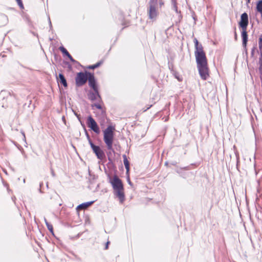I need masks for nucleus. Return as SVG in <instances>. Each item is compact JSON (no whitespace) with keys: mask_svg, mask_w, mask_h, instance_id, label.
Wrapping results in <instances>:
<instances>
[{"mask_svg":"<svg viewBox=\"0 0 262 262\" xmlns=\"http://www.w3.org/2000/svg\"><path fill=\"white\" fill-rule=\"evenodd\" d=\"M124 164L126 169L127 172H128L129 171V162L127 160L125 156H124Z\"/></svg>","mask_w":262,"mask_h":262,"instance_id":"obj_13","label":"nucleus"},{"mask_svg":"<svg viewBox=\"0 0 262 262\" xmlns=\"http://www.w3.org/2000/svg\"><path fill=\"white\" fill-rule=\"evenodd\" d=\"M156 10L155 7H151L149 10L150 17L152 18L156 15Z\"/></svg>","mask_w":262,"mask_h":262,"instance_id":"obj_12","label":"nucleus"},{"mask_svg":"<svg viewBox=\"0 0 262 262\" xmlns=\"http://www.w3.org/2000/svg\"><path fill=\"white\" fill-rule=\"evenodd\" d=\"M87 124L89 127L91 128L96 134H99L100 129L96 122L91 116L87 119Z\"/></svg>","mask_w":262,"mask_h":262,"instance_id":"obj_6","label":"nucleus"},{"mask_svg":"<svg viewBox=\"0 0 262 262\" xmlns=\"http://www.w3.org/2000/svg\"><path fill=\"white\" fill-rule=\"evenodd\" d=\"M259 47L260 50H262V37H260L259 39Z\"/></svg>","mask_w":262,"mask_h":262,"instance_id":"obj_15","label":"nucleus"},{"mask_svg":"<svg viewBox=\"0 0 262 262\" xmlns=\"http://www.w3.org/2000/svg\"><path fill=\"white\" fill-rule=\"evenodd\" d=\"M250 0H248V3H250Z\"/></svg>","mask_w":262,"mask_h":262,"instance_id":"obj_20","label":"nucleus"},{"mask_svg":"<svg viewBox=\"0 0 262 262\" xmlns=\"http://www.w3.org/2000/svg\"><path fill=\"white\" fill-rule=\"evenodd\" d=\"M113 186L115 193L119 198L121 203H122L124 199L123 192V186L120 179L117 176L113 177L110 180Z\"/></svg>","mask_w":262,"mask_h":262,"instance_id":"obj_2","label":"nucleus"},{"mask_svg":"<svg viewBox=\"0 0 262 262\" xmlns=\"http://www.w3.org/2000/svg\"><path fill=\"white\" fill-rule=\"evenodd\" d=\"M47 225L48 226V229L51 231L53 232V227L51 225H49V224L47 223Z\"/></svg>","mask_w":262,"mask_h":262,"instance_id":"obj_16","label":"nucleus"},{"mask_svg":"<svg viewBox=\"0 0 262 262\" xmlns=\"http://www.w3.org/2000/svg\"><path fill=\"white\" fill-rule=\"evenodd\" d=\"M198 68L199 69V73L201 77L203 79L206 80L209 76L207 64L205 65L199 66H198Z\"/></svg>","mask_w":262,"mask_h":262,"instance_id":"obj_7","label":"nucleus"},{"mask_svg":"<svg viewBox=\"0 0 262 262\" xmlns=\"http://www.w3.org/2000/svg\"><path fill=\"white\" fill-rule=\"evenodd\" d=\"M93 202H94L92 201L91 202H87L85 203L82 204L78 206V208L80 209H85L89 207L90 206H91L93 203Z\"/></svg>","mask_w":262,"mask_h":262,"instance_id":"obj_9","label":"nucleus"},{"mask_svg":"<svg viewBox=\"0 0 262 262\" xmlns=\"http://www.w3.org/2000/svg\"><path fill=\"white\" fill-rule=\"evenodd\" d=\"M16 1H17V3H18V5H19V6L20 7H23V4H22V3L21 2V0H16Z\"/></svg>","mask_w":262,"mask_h":262,"instance_id":"obj_17","label":"nucleus"},{"mask_svg":"<svg viewBox=\"0 0 262 262\" xmlns=\"http://www.w3.org/2000/svg\"><path fill=\"white\" fill-rule=\"evenodd\" d=\"M59 79L60 80V82L62 83L64 86H67V83L66 79L64 77V76L62 74H59Z\"/></svg>","mask_w":262,"mask_h":262,"instance_id":"obj_11","label":"nucleus"},{"mask_svg":"<svg viewBox=\"0 0 262 262\" xmlns=\"http://www.w3.org/2000/svg\"><path fill=\"white\" fill-rule=\"evenodd\" d=\"M115 128L114 126L110 125L103 131L104 141L108 149L112 148L114 141Z\"/></svg>","mask_w":262,"mask_h":262,"instance_id":"obj_3","label":"nucleus"},{"mask_svg":"<svg viewBox=\"0 0 262 262\" xmlns=\"http://www.w3.org/2000/svg\"><path fill=\"white\" fill-rule=\"evenodd\" d=\"M100 64V63H98L95 64L93 65V66H89L88 67V68L94 69L95 68H96L98 67Z\"/></svg>","mask_w":262,"mask_h":262,"instance_id":"obj_14","label":"nucleus"},{"mask_svg":"<svg viewBox=\"0 0 262 262\" xmlns=\"http://www.w3.org/2000/svg\"><path fill=\"white\" fill-rule=\"evenodd\" d=\"M195 57L197 61L198 66L207 64V60L205 53L202 48H197L195 52Z\"/></svg>","mask_w":262,"mask_h":262,"instance_id":"obj_5","label":"nucleus"},{"mask_svg":"<svg viewBox=\"0 0 262 262\" xmlns=\"http://www.w3.org/2000/svg\"><path fill=\"white\" fill-rule=\"evenodd\" d=\"M60 50L63 53L66 54L68 57V58L71 61H72V62L75 61L74 59L72 57V56L70 55V54L68 53V52L67 51V50L66 49L62 47L60 48Z\"/></svg>","mask_w":262,"mask_h":262,"instance_id":"obj_10","label":"nucleus"},{"mask_svg":"<svg viewBox=\"0 0 262 262\" xmlns=\"http://www.w3.org/2000/svg\"><path fill=\"white\" fill-rule=\"evenodd\" d=\"M108 244H109V242H107V244H106V249L107 248V246H108Z\"/></svg>","mask_w":262,"mask_h":262,"instance_id":"obj_19","label":"nucleus"},{"mask_svg":"<svg viewBox=\"0 0 262 262\" xmlns=\"http://www.w3.org/2000/svg\"><path fill=\"white\" fill-rule=\"evenodd\" d=\"M90 145L98 158L100 159H103L104 157V154L100 148L99 146H95L92 142H90Z\"/></svg>","mask_w":262,"mask_h":262,"instance_id":"obj_8","label":"nucleus"},{"mask_svg":"<svg viewBox=\"0 0 262 262\" xmlns=\"http://www.w3.org/2000/svg\"><path fill=\"white\" fill-rule=\"evenodd\" d=\"M248 23V15L247 13H244L242 14L241 20L239 21V25L242 27L243 31L242 35L243 37V45L244 47L246 46L247 42V33L246 32V28Z\"/></svg>","mask_w":262,"mask_h":262,"instance_id":"obj_4","label":"nucleus"},{"mask_svg":"<svg viewBox=\"0 0 262 262\" xmlns=\"http://www.w3.org/2000/svg\"><path fill=\"white\" fill-rule=\"evenodd\" d=\"M194 41L195 43L196 49H197V48H199L198 47V41L196 39H195Z\"/></svg>","mask_w":262,"mask_h":262,"instance_id":"obj_18","label":"nucleus"},{"mask_svg":"<svg viewBox=\"0 0 262 262\" xmlns=\"http://www.w3.org/2000/svg\"><path fill=\"white\" fill-rule=\"evenodd\" d=\"M87 80H89L90 86L93 88L96 93H98L94 75L89 72L77 73L75 79L76 84L78 86H81L86 82Z\"/></svg>","mask_w":262,"mask_h":262,"instance_id":"obj_1","label":"nucleus"}]
</instances>
